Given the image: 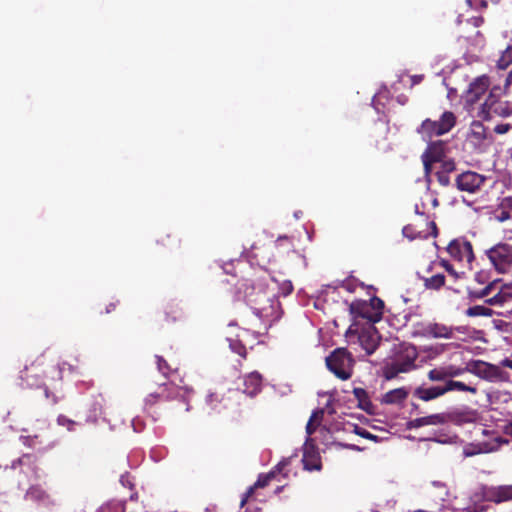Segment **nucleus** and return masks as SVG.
Here are the masks:
<instances>
[{
  "label": "nucleus",
  "instance_id": "nucleus-28",
  "mask_svg": "<svg viewBox=\"0 0 512 512\" xmlns=\"http://www.w3.org/2000/svg\"><path fill=\"white\" fill-rule=\"evenodd\" d=\"M444 387L446 393L454 390L461 392H469L471 394H477L478 392L476 386L468 385L462 381H456L452 379L447 380L444 384Z\"/></svg>",
  "mask_w": 512,
  "mask_h": 512
},
{
  "label": "nucleus",
  "instance_id": "nucleus-49",
  "mask_svg": "<svg viewBox=\"0 0 512 512\" xmlns=\"http://www.w3.org/2000/svg\"><path fill=\"white\" fill-rule=\"evenodd\" d=\"M323 416H324V410L323 409H317L316 411H314L311 416H310V419L309 421L310 422H314V424H320L322 419H323Z\"/></svg>",
  "mask_w": 512,
  "mask_h": 512
},
{
  "label": "nucleus",
  "instance_id": "nucleus-33",
  "mask_svg": "<svg viewBox=\"0 0 512 512\" xmlns=\"http://www.w3.org/2000/svg\"><path fill=\"white\" fill-rule=\"evenodd\" d=\"M125 503L119 500H110L103 503L96 512H125Z\"/></svg>",
  "mask_w": 512,
  "mask_h": 512
},
{
  "label": "nucleus",
  "instance_id": "nucleus-43",
  "mask_svg": "<svg viewBox=\"0 0 512 512\" xmlns=\"http://www.w3.org/2000/svg\"><path fill=\"white\" fill-rule=\"evenodd\" d=\"M440 163H441L440 170L445 173L450 174L451 172L455 171V169H456V164H455L454 160H452V159H443L442 161H440Z\"/></svg>",
  "mask_w": 512,
  "mask_h": 512
},
{
  "label": "nucleus",
  "instance_id": "nucleus-31",
  "mask_svg": "<svg viewBox=\"0 0 512 512\" xmlns=\"http://www.w3.org/2000/svg\"><path fill=\"white\" fill-rule=\"evenodd\" d=\"M104 399L102 397L94 399L91 403L90 414L87 420L90 422H96L99 417L104 414Z\"/></svg>",
  "mask_w": 512,
  "mask_h": 512
},
{
  "label": "nucleus",
  "instance_id": "nucleus-11",
  "mask_svg": "<svg viewBox=\"0 0 512 512\" xmlns=\"http://www.w3.org/2000/svg\"><path fill=\"white\" fill-rule=\"evenodd\" d=\"M471 371L478 377L489 382L504 380L505 372L499 366L484 361H475Z\"/></svg>",
  "mask_w": 512,
  "mask_h": 512
},
{
  "label": "nucleus",
  "instance_id": "nucleus-13",
  "mask_svg": "<svg viewBox=\"0 0 512 512\" xmlns=\"http://www.w3.org/2000/svg\"><path fill=\"white\" fill-rule=\"evenodd\" d=\"M447 252L458 261L466 260L468 263H471L474 260L472 244L467 240H452L447 247Z\"/></svg>",
  "mask_w": 512,
  "mask_h": 512
},
{
  "label": "nucleus",
  "instance_id": "nucleus-58",
  "mask_svg": "<svg viewBox=\"0 0 512 512\" xmlns=\"http://www.w3.org/2000/svg\"><path fill=\"white\" fill-rule=\"evenodd\" d=\"M116 306L117 303L111 302L105 307L104 311H100V314H109L116 309Z\"/></svg>",
  "mask_w": 512,
  "mask_h": 512
},
{
  "label": "nucleus",
  "instance_id": "nucleus-23",
  "mask_svg": "<svg viewBox=\"0 0 512 512\" xmlns=\"http://www.w3.org/2000/svg\"><path fill=\"white\" fill-rule=\"evenodd\" d=\"M444 394H446L444 385L431 387L419 386L413 392V395L422 401L434 400Z\"/></svg>",
  "mask_w": 512,
  "mask_h": 512
},
{
  "label": "nucleus",
  "instance_id": "nucleus-41",
  "mask_svg": "<svg viewBox=\"0 0 512 512\" xmlns=\"http://www.w3.org/2000/svg\"><path fill=\"white\" fill-rule=\"evenodd\" d=\"M368 302L370 307H373L374 312H380L383 315L384 301L376 296L372 297Z\"/></svg>",
  "mask_w": 512,
  "mask_h": 512
},
{
  "label": "nucleus",
  "instance_id": "nucleus-47",
  "mask_svg": "<svg viewBox=\"0 0 512 512\" xmlns=\"http://www.w3.org/2000/svg\"><path fill=\"white\" fill-rule=\"evenodd\" d=\"M440 265L448 272V274L454 279L457 280L459 278L458 272L454 269V267L447 260H441Z\"/></svg>",
  "mask_w": 512,
  "mask_h": 512
},
{
  "label": "nucleus",
  "instance_id": "nucleus-25",
  "mask_svg": "<svg viewBox=\"0 0 512 512\" xmlns=\"http://www.w3.org/2000/svg\"><path fill=\"white\" fill-rule=\"evenodd\" d=\"M409 395V391L404 388H396L386 392L382 397V403L384 404H401L403 403Z\"/></svg>",
  "mask_w": 512,
  "mask_h": 512
},
{
  "label": "nucleus",
  "instance_id": "nucleus-64",
  "mask_svg": "<svg viewBox=\"0 0 512 512\" xmlns=\"http://www.w3.org/2000/svg\"><path fill=\"white\" fill-rule=\"evenodd\" d=\"M510 85H512V70L509 72L505 80V88L509 87Z\"/></svg>",
  "mask_w": 512,
  "mask_h": 512
},
{
  "label": "nucleus",
  "instance_id": "nucleus-8",
  "mask_svg": "<svg viewBox=\"0 0 512 512\" xmlns=\"http://www.w3.org/2000/svg\"><path fill=\"white\" fill-rule=\"evenodd\" d=\"M487 256L499 273H507L512 267V245L499 243L489 250Z\"/></svg>",
  "mask_w": 512,
  "mask_h": 512
},
{
  "label": "nucleus",
  "instance_id": "nucleus-60",
  "mask_svg": "<svg viewBox=\"0 0 512 512\" xmlns=\"http://www.w3.org/2000/svg\"><path fill=\"white\" fill-rule=\"evenodd\" d=\"M447 373L451 374L449 375V378L455 377L461 373V369H454L453 367L447 368Z\"/></svg>",
  "mask_w": 512,
  "mask_h": 512
},
{
  "label": "nucleus",
  "instance_id": "nucleus-45",
  "mask_svg": "<svg viewBox=\"0 0 512 512\" xmlns=\"http://www.w3.org/2000/svg\"><path fill=\"white\" fill-rule=\"evenodd\" d=\"M436 178H437V181L438 183L443 186V187H447L450 185V177H449V174L448 173H445L441 170H438L436 173Z\"/></svg>",
  "mask_w": 512,
  "mask_h": 512
},
{
  "label": "nucleus",
  "instance_id": "nucleus-6",
  "mask_svg": "<svg viewBox=\"0 0 512 512\" xmlns=\"http://www.w3.org/2000/svg\"><path fill=\"white\" fill-rule=\"evenodd\" d=\"M419 215L418 220L403 227V235L409 240L427 239L430 236L436 237L438 234L436 223L429 221L424 213H419Z\"/></svg>",
  "mask_w": 512,
  "mask_h": 512
},
{
  "label": "nucleus",
  "instance_id": "nucleus-27",
  "mask_svg": "<svg viewBox=\"0 0 512 512\" xmlns=\"http://www.w3.org/2000/svg\"><path fill=\"white\" fill-rule=\"evenodd\" d=\"M302 463L308 471L320 470L322 467L320 457L315 451L306 450L303 454Z\"/></svg>",
  "mask_w": 512,
  "mask_h": 512
},
{
  "label": "nucleus",
  "instance_id": "nucleus-18",
  "mask_svg": "<svg viewBox=\"0 0 512 512\" xmlns=\"http://www.w3.org/2000/svg\"><path fill=\"white\" fill-rule=\"evenodd\" d=\"M358 340L361 347L370 355L377 349L380 336L373 325H368L361 329Z\"/></svg>",
  "mask_w": 512,
  "mask_h": 512
},
{
  "label": "nucleus",
  "instance_id": "nucleus-59",
  "mask_svg": "<svg viewBox=\"0 0 512 512\" xmlns=\"http://www.w3.org/2000/svg\"><path fill=\"white\" fill-rule=\"evenodd\" d=\"M282 290H283V292H284V294H285V295L290 294V293L293 291V285H292V283H291L290 281L285 282V283L283 284Z\"/></svg>",
  "mask_w": 512,
  "mask_h": 512
},
{
  "label": "nucleus",
  "instance_id": "nucleus-61",
  "mask_svg": "<svg viewBox=\"0 0 512 512\" xmlns=\"http://www.w3.org/2000/svg\"><path fill=\"white\" fill-rule=\"evenodd\" d=\"M424 76L423 75H413L411 77V82H412V85H417L419 84L422 80H423Z\"/></svg>",
  "mask_w": 512,
  "mask_h": 512
},
{
  "label": "nucleus",
  "instance_id": "nucleus-30",
  "mask_svg": "<svg viewBox=\"0 0 512 512\" xmlns=\"http://www.w3.org/2000/svg\"><path fill=\"white\" fill-rule=\"evenodd\" d=\"M157 243L169 249L180 248L181 239L174 234L165 233L159 236Z\"/></svg>",
  "mask_w": 512,
  "mask_h": 512
},
{
  "label": "nucleus",
  "instance_id": "nucleus-15",
  "mask_svg": "<svg viewBox=\"0 0 512 512\" xmlns=\"http://www.w3.org/2000/svg\"><path fill=\"white\" fill-rule=\"evenodd\" d=\"M417 327L419 328L414 331V334L421 336L446 339L453 336L452 328L441 323L428 322L426 324H417Z\"/></svg>",
  "mask_w": 512,
  "mask_h": 512
},
{
  "label": "nucleus",
  "instance_id": "nucleus-17",
  "mask_svg": "<svg viewBox=\"0 0 512 512\" xmlns=\"http://www.w3.org/2000/svg\"><path fill=\"white\" fill-rule=\"evenodd\" d=\"M11 467L12 469L19 468L22 473L31 475L35 479L40 477L38 459L34 454H23L17 460L12 462Z\"/></svg>",
  "mask_w": 512,
  "mask_h": 512
},
{
  "label": "nucleus",
  "instance_id": "nucleus-51",
  "mask_svg": "<svg viewBox=\"0 0 512 512\" xmlns=\"http://www.w3.org/2000/svg\"><path fill=\"white\" fill-rule=\"evenodd\" d=\"M489 278H488V274L484 271H481V272H478L475 274V281L481 285H484V284H488Z\"/></svg>",
  "mask_w": 512,
  "mask_h": 512
},
{
  "label": "nucleus",
  "instance_id": "nucleus-39",
  "mask_svg": "<svg viewBox=\"0 0 512 512\" xmlns=\"http://www.w3.org/2000/svg\"><path fill=\"white\" fill-rule=\"evenodd\" d=\"M229 347L233 352L237 353L242 358H246L247 350L246 347L241 343V341L230 339Z\"/></svg>",
  "mask_w": 512,
  "mask_h": 512
},
{
  "label": "nucleus",
  "instance_id": "nucleus-20",
  "mask_svg": "<svg viewBox=\"0 0 512 512\" xmlns=\"http://www.w3.org/2000/svg\"><path fill=\"white\" fill-rule=\"evenodd\" d=\"M231 400L219 393H210L206 398V405L210 413L221 414L229 408Z\"/></svg>",
  "mask_w": 512,
  "mask_h": 512
},
{
  "label": "nucleus",
  "instance_id": "nucleus-50",
  "mask_svg": "<svg viewBox=\"0 0 512 512\" xmlns=\"http://www.w3.org/2000/svg\"><path fill=\"white\" fill-rule=\"evenodd\" d=\"M355 433L365 439L375 440L377 438V436L371 434L366 429L360 428L358 426L355 427Z\"/></svg>",
  "mask_w": 512,
  "mask_h": 512
},
{
  "label": "nucleus",
  "instance_id": "nucleus-34",
  "mask_svg": "<svg viewBox=\"0 0 512 512\" xmlns=\"http://www.w3.org/2000/svg\"><path fill=\"white\" fill-rule=\"evenodd\" d=\"M444 284L445 276L440 273L424 279V286L427 289L439 290Z\"/></svg>",
  "mask_w": 512,
  "mask_h": 512
},
{
  "label": "nucleus",
  "instance_id": "nucleus-21",
  "mask_svg": "<svg viewBox=\"0 0 512 512\" xmlns=\"http://www.w3.org/2000/svg\"><path fill=\"white\" fill-rule=\"evenodd\" d=\"M490 85V79L486 75L477 77L470 83L468 95L471 102H476L487 91Z\"/></svg>",
  "mask_w": 512,
  "mask_h": 512
},
{
  "label": "nucleus",
  "instance_id": "nucleus-56",
  "mask_svg": "<svg viewBox=\"0 0 512 512\" xmlns=\"http://www.w3.org/2000/svg\"><path fill=\"white\" fill-rule=\"evenodd\" d=\"M501 206H504V209H508L510 213H512V197H505L501 201Z\"/></svg>",
  "mask_w": 512,
  "mask_h": 512
},
{
  "label": "nucleus",
  "instance_id": "nucleus-52",
  "mask_svg": "<svg viewBox=\"0 0 512 512\" xmlns=\"http://www.w3.org/2000/svg\"><path fill=\"white\" fill-rule=\"evenodd\" d=\"M423 166L425 175H429L432 172V165L435 163L434 161L426 158V156L422 155Z\"/></svg>",
  "mask_w": 512,
  "mask_h": 512
},
{
  "label": "nucleus",
  "instance_id": "nucleus-19",
  "mask_svg": "<svg viewBox=\"0 0 512 512\" xmlns=\"http://www.w3.org/2000/svg\"><path fill=\"white\" fill-rule=\"evenodd\" d=\"M26 498L45 508H52L56 505L55 499L41 485H32L26 492Z\"/></svg>",
  "mask_w": 512,
  "mask_h": 512
},
{
  "label": "nucleus",
  "instance_id": "nucleus-16",
  "mask_svg": "<svg viewBox=\"0 0 512 512\" xmlns=\"http://www.w3.org/2000/svg\"><path fill=\"white\" fill-rule=\"evenodd\" d=\"M447 423L456 425L474 423L478 419V412L469 407L455 408L448 413H444Z\"/></svg>",
  "mask_w": 512,
  "mask_h": 512
},
{
  "label": "nucleus",
  "instance_id": "nucleus-1",
  "mask_svg": "<svg viewBox=\"0 0 512 512\" xmlns=\"http://www.w3.org/2000/svg\"><path fill=\"white\" fill-rule=\"evenodd\" d=\"M500 88L493 87L488 97L482 104L479 117L484 121H490L494 118H507L512 115V102L501 99L496 91Z\"/></svg>",
  "mask_w": 512,
  "mask_h": 512
},
{
  "label": "nucleus",
  "instance_id": "nucleus-12",
  "mask_svg": "<svg viewBox=\"0 0 512 512\" xmlns=\"http://www.w3.org/2000/svg\"><path fill=\"white\" fill-rule=\"evenodd\" d=\"M481 497L485 501L496 504L512 500V485L481 487Z\"/></svg>",
  "mask_w": 512,
  "mask_h": 512
},
{
  "label": "nucleus",
  "instance_id": "nucleus-9",
  "mask_svg": "<svg viewBox=\"0 0 512 512\" xmlns=\"http://www.w3.org/2000/svg\"><path fill=\"white\" fill-rule=\"evenodd\" d=\"M178 394L179 389L172 382L160 383L157 387V390L149 393L144 399V409L146 411H150L155 404L172 400L176 398Z\"/></svg>",
  "mask_w": 512,
  "mask_h": 512
},
{
  "label": "nucleus",
  "instance_id": "nucleus-24",
  "mask_svg": "<svg viewBox=\"0 0 512 512\" xmlns=\"http://www.w3.org/2000/svg\"><path fill=\"white\" fill-rule=\"evenodd\" d=\"M244 393L248 396H255L261 391L262 376L258 372H251L244 377Z\"/></svg>",
  "mask_w": 512,
  "mask_h": 512
},
{
  "label": "nucleus",
  "instance_id": "nucleus-37",
  "mask_svg": "<svg viewBox=\"0 0 512 512\" xmlns=\"http://www.w3.org/2000/svg\"><path fill=\"white\" fill-rule=\"evenodd\" d=\"M275 247L279 252L293 249V241L287 236H281L275 241Z\"/></svg>",
  "mask_w": 512,
  "mask_h": 512
},
{
  "label": "nucleus",
  "instance_id": "nucleus-5",
  "mask_svg": "<svg viewBox=\"0 0 512 512\" xmlns=\"http://www.w3.org/2000/svg\"><path fill=\"white\" fill-rule=\"evenodd\" d=\"M22 440L24 445L39 451L51 449L55 446V441L50 435V424L46 419H38L37 428L32 434L22 436Z\"/></svg>",
  "mask_w": 512,
  "mask_h": 512
},
{
  "label": "nucleus",
  "instance_id": "nucleus-29",
  "mask_svg": "<svg viewBox=\"0 0 512 512\" xmlns=\"http://www.w3.org/2000/svg\"><path fill=\"white\" fill-rule=\"evenodd\" d=\"M423 155L435 163L442 161L444 159L443 143L440 141L431 143Z\"/></svg>",
  "mask_w": 512,
  "mask_h": 512
},
{
  "label": "nucleus",
  "instance_id": "nucleus-54",
  "mask_svg": "<svg viewBox=\"0 0 512 512\" xmlns=\"http://www.w3.org/2000/svg\"><path fill=\"white\" fill-rule=\"evenodd\" d=\"M511 128V125L510 124H498L495 126L494 128V132L496 134H505L507 133Z\"/></svg>",
  "mask_w": 512,
  "mask_h": 512
},
{
  "label": "nucleus",
  "instance_id": "nucleus-53",
  "mask_svg": "<svg viewBox=\"0 0 512 512\" xmlns=\"http://www.w3.org/2000/svg\"><path fill=\"white\" fill-rule=\"evenodd\" d=\"M289 461L284 459L280 461L271 471H275V476L283 472V470L288 466Z\"/></svg>",
  "mask_w": 512,
  "mask_h": 512
},
{
  "label": "nucleus",
  "instance_id": "nucleus-44",
  "mask_svg": "<svg viewBox=\"0 0 512 512\" xmlns=\"http://www.w3.org/2000/svg\"><path fill=\"white\" fill-rule=\"evenodd\" d=\"M57 423L60 426H66L69 431H72L74 429V426L76 425V422L69 419L65 415H59L57 418Z\"/></svg>",
  "mask_w": 512,
  "mask_h": 512
},
{
  "label": "nucleus",
  "instance_id": "nucleus-2",
  "mask_svg": "<svg viewBox=\"0 0 512 512\" xmlns=\"http://www.w3.org/2000/svg\"><path fill=\"white\" fill-rule=\"evenodd\" d=\"M418 353L414 346L404 347L396 357L386 363L383 367V375L387 380H391L400 373H407L416 367L415 361Z\"/></svg>",
  "mask_w": 512,
  "mask_h": 512
},
{
  "label": "nucleus",
  "instance_id": "nucleus-10",
  "mask_svg": "<svg viewBox=\"0 0 512 512\" xmlns=\"http://www.w3.org/2000/svg\"><path fill=\"white\" fill-rule=\"evenodd\" d=\"M486 177L473 171H466L456 178V186L460 191L476 193L484 185Z\"/></svg>",
  "mask_w": 512,
  "mask_h": 512
},
{
  "label": "nucleus",
  "instance_id": "nucleus-14",
  "mask_svg": "<svg viewBox=\"0 0 512 512\" xmlns=\"http://www.w3.org/2000/svg\"><path fill=\"white\" fill-rule=\"evenodd\" d=\"M349 310L354 318L359 317L367 320L368 325H373L374 323L381 320L380 312H374L373 307H370L368 302L364 300L353 301L350 304Z\"/></svg>",
  "mask_w": 512,
  "mask_h": 512
},
{
  "label": "nucleus",
  "instance_id": "nucleus-38",
  "mask_svg": "<svg viewBox=\"0 0 512 512\" xmlns=\"http://www.w3.org/2000/svg\"><path fill=\"white\" fill-rule=\"evenodd\" d=\"M275 478V471H270L266 474H260L257 481L254 483L256 488H265Z\"/></svg>",
  "mask_w": 512,
  "mask_h": 512
},
{
  "label": "nucleus",
  "instance_id": "nucleus-42",
  "mask_svg": "<svg viewBox=\"0 0 512 512\" xmlns=\"http://www.w3.org/2000/svg\"><path fill=\"white\" fill-rule=\"evenodd\" d=\"M495 219L499 222H505L509 219H511V213L508 209H504V206L498 207V209L495 211Z\"/></svg>",
  "mask_w": 512,
  "mask_h": 512
},
{
  "label": "nucleus",
  "instance_id": "nucleus-63",
  "mask_svg": "<svg viewBox=\"0 0 512 512\" xmlns=\"http://www.w3.org/2000/svg\"><path fill=\"white\" fill-rule=\"evenodd\" d=\"M502 330H504L505 332H508V331H511L512 330V323H509V322H502V325L500 326Z\"/></svg>",
  "mask_w": 512,
  "mask_h": 512
},
{
  "label": "nucleus",
  "instance_id": "nucleus-48",
  "mask_svg": "<svg viewBox=\"0 0 512 512\" xmlns=\"http://www.w3.org/2000/svg\"><path fill=\"white\" fill-rule=\"evenodd\" d=\"M504 301H505L504 295L501 292H498L493 297L487 299L486 303H488L489 305H498V304H502Z\"/></svg>",
  "mask_w": 512,
  "mask_h": 512
},
{
  "label": "nucleus",
  "instance_id": "nucleus-36",
  "mask_svg": "<svg viewBox=\"0 0 512 512\" xmlns=\"http://www.w3.org/2000/svg\"><path fill=\"white\" fill-rule=\"evenodd\" d=\"M449 373H447V368H435L428 372V378L431 381H447L449 380Z\"/></svg>",
  "mask_w": 512,
  "mask_h": 512
},
{
  "label": "nucleus",
  "instance_id": "nucleus-62",
  "mask_svg": "<svg viewBox=\"0 0 512 512\" xmlns=\"http://www.w3.org/2000/svg\"><path fill=\"white\" fill-rule=\"evenodd\" d=\"M503 53L508 61H512V45L508 46Z\"/></svg>",
  "mask_w": 512,
  "mask_h": 512
},
{
  "label": "nucleus",
  "instance_id": "nucleus-3",
  "mask_svg": "<svg viewBox=\"0 0 512 512\" xmlns=\"http://www.w3.org/2000/svg\"><path fill=\"white\" fill-rule=\"evenodd\" d=\"M456 124V117L453 112L445 111L439 120L425 119L417 128V133L421 137L431 139L434 136H441L448 133Z\"/></svg>",
  "mask_w": 512,
  "mask_h": 512
},
{
  "label": "nucleus",
  "instance_id": "nucleus-35",
  "mask_svg": "<svg viewBox=\"0 0 512 512\" xmlns=\"http://www.w3.org/2000/svg\"><path fill=\"white\" fill-rule=\"evenodd\" d=\"M466 315L469 317H477V316L490 317L493 315V310L486 306L475 305V306L469 307L466 310Z\"/></svg>",
  "mask_w": 512,
  "mask_h": 512
},
{
  "label": "nucleus",
  "instance_id": "nucleus-46",
  "mask_svg": "<svg viewBox=\"0 0 512 512\" xmlns=\"http://www.w3.org/2000/svg\"><path fill=\"white\" fill-rule=\"evenodd\" d=\"M168 310L165 312V315H166V318L168 319L170 314H172V321H176L178 319L181 318L182 316V313H181V310L175 306V305H170L167 307Z\"/></svg>",
  "mask_w": 512,
  "mask_h": 512
},
{
  "label": "nucleus",
  "instance_id": "nucleus-22",
  "mask_svg": "<svg viewBox=\"0 0 512 512\" xmlns=\"http://www.w3.org/2000/svg\"><path fill=\"white\" fill-rule=\"evenodd\" d=\"M446 424V420L444 417V413L432 414L424 417L415 418L408 422L409 428H420L423 426H436V425H444Z\"/></svg>",
  "mask_w": 512,
  "mask_h": 512
},
{
  "label": "nucleus",
  "instance_id": "nucleus-32",
  "mask_svg": "<svg viewBox=\"0 0 512 512\" xmlns=\"http://www.w3.org/2000/svg\"><path fill=\"white\" fill-rule=\"evenodd\" d=\"M495 285H496V282L493 281V282L486 284L485 287H483L482 289L468 288V296L470 299H473V300L485 298L491 294Z\"/></svg>",
  "mask_w": 512,
  "mask_h": 512
},
{
  "label": "nucleus",
  "instance_id": "nucleus-4",
  "mask_svg": "<svg viewBox=\"0 0 512 512\" xmlns=\"http://www.w3.org/2000/svg\"><path fill=\"white\" fill-rule=\"evenodd\" d=\"M354 360L345 348L335 349L327 358V368L339 379L347 380L352 376Z\"/></svg>",
  "mask_w": 512,
  "mask_h": 512
},
{
  "label": "nucleus",
  "instance_id": "nucleus-55",
  "mask_svg": "<svg viewBox=\"0 0 512 512\" xmlns=\"http://www.w3.org/2000/svg\"><path fill=\"white\" fill-rule=\"evenodd\" d=\"M512 63V61H508L506 58H505V54L502 53L500 59L498 60L497 62V66L498 68L500 69H506L510 64Z\"/></svg>",
  "mask_w": 512,
  "mask_h": 512
},
{
  "label": "nucleus",
  "instance_id": "nucleus-26",
  "mask_svg": "<svg viewBox=\"0 0 512 512\" xmlns=\"http://www.w3.org/2000/svg\"><path fill=\"white\" fill-rule=\"evenodd\" d=\"M353 394L358 401V407L365 412L372 414L374 405L372 404L368 393L363 388H354Z\"/></svg>",
  "mask_w": 512,
  "mask_h": 512
},
{
  "label": "nucleus",
  "instance_id": "nucleus-57",
  "mask_svg": "<svg viewBox=\"0 0 512 512\" xmlns=\"http://www.w3.org/2000/svg\"><path fill=\"white\" fill-rule=\"evenodd\" d=\"M319 426V424H314V422H310L308 421L307 425H306V433L310 436L312 434L315 433L317 427Z\"/></svg>",
  "mask_w": 512,
  "mask_h": 512
},
{
  "label": "nucleus",
  "instance_id": "nucleus-40",
  "mask_svg": "<svg viewBox=\"0 0 512 512\" xmlns=\"http://www.w3.org/2000/svg\"><path fill=\"white\" fill-rule=\"evenodd\" d=\"M156 363H157V368L159 370V372L167 377L169 375V373L172 371L171 367L169 366V364L167 363V361L162 357V356H156Z\"/></svg>",
  "mask_w": 512,
  "mask_h": 512
},
{
  "label": "nucleus",
  "instance_id": "nucleus-7",
  "mask_svg": "<svg viewBox=\"0 0 512 512\" xmlns=\"http://www.w3.org/2000/svg\"><path fill=\"white\" fill-rule=\"evenodd\" d=\"M45 374V369L43 367V362H34L29 367H25L23 371H21L20 378L22 380V385L28 388H42L44 387V395L47 399L52 396L51 402L54 404L57 402L56 397L52 394L50 395L46 386H44L42 378Z\"/></svg>",
  "mask_w": 512,
  "mask_h": 512
}]
</instances>
